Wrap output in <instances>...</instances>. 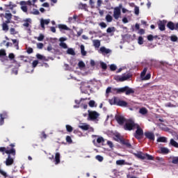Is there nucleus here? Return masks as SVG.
Instances as JSON below:
<instances>
[{
	"instance_id": "obj_15",
	"label": "nucleus",
	"mask_w": 178,
	"mask_h": 178,
	"mask_svg": "<svg viewBox=\"0 0 178 178\" xmlns=\"http://www.w3.org/2000/svg\"><path fill=\"white\" fill-rule=\"evenodd\" d=\"M55 165H59L60 163V153L56 152L55 154Z\"/></svg>"
},
{
	"instance_id": "obj_60",
	"label": "nucleus",
	"mask_w": 178,
	"mask_h": 178,
	"mask_svg": "<svg viewBox=\"0 0 178 178\" xmlns=\"http://www.w3.org/2000/svg\"><path fill=\"white\" fill-rule=\"evenodd\" d=\"M147 40L148 41H154V35H147Z\"/></svg>"
},
{
	"instance_id": "obj_57",
	"label": "nucleus",
	"mask_w": 178,
	"mask_h": 178,
	"mask_svg": "<svg viewBox=\"0 0 178 178\" xmlns=\"http://www.w3.org/2000/svg\"><path fill=\"white\" fill-rule=\"evenodd\" d=\"M95 105V102L94 100H90L89 102V106H90V108H94Z\"/></svg>"
},
{
	"instance_id": "obj_35",
	"label": "nucleus",
	"mask_w": 178,
	"mask_h": 178,
	"mask_svg": "<svg viewBox=\"0 0 178 178\" xmlns=\"http://www.w3.org/2000/svg\"><path fill=\"white\" fill-rule=\"evenodd\" d=\"M25 23L23 24L24 27H29L30 26V23L31 22V19L29 18L25 20Z\"/></svg>"
},
{
	"instance_id": "obj_41",
	"label": "nucleus",
	"mask_w": 178,
	"mask_h": 178,
	"mask_svg": "<svg viewBox=\"0 0 178 178\" xmlns=\"http://www.w3.org/2000/svg\"><path fill=\"white\" fill-rule=\"evenodd\" d=\"M138 42L139 45H143V44H144V38H143V36H139Z\"/></svg>"
},
{
	"instance_id": "obj_61",
	"label": "nucleus",
	"mask_w": 178,
	"mask_h": 178,
	"mask_svg": "<svg viewBox=\"0 0 178 178\" xmlns=\"http://www.w3.org/2000/svg\"><path fill=\"white\" fill-rule=\"evenodd\" d=\"M37 47H38V48L39 49H42V48H44V44H42V43H38V44H37Z\"/></svg>"
},
{
	"instance_id": "obj_16",
	"label": "nucleus",
	"mask_w": 178,
	"mask_h": 178,
	"mask_svg": "<svg viewBox=\"0 0 178 178\" xmlns=\"http://www.w3.org/2000/svg\"><path fill=\"white\" fill-rule=\"evenodd\" d=\"M115 141H117L118 143H120L122 144V141H123V137L120 136V134H117L114 136Z\"/></svg>"
},
{
	"instance_id": "obj_32",
	"label": "nucleus",
	"mask_w": 178,
	"mask_h": 178,
	"mask_svg": "<svg viewBox=\"0 0 178 178\" xmlns=\"http://www.w3.org/2000/svg\"><path fill=\"white\" fill-rule=\"evenodd\" d=\"M145 159H147V161H154V157L152 155H149L148 154H145Z\"/></svg>"
},
{
	"instance_id": "obj_50",
	"label": "nucleus",
	"mask_w": 178,
	"mask_h": 178,
	"mask_svg": "<svg viewBox=\"0 0 178 178\" xmlns=\"http://www.w3.org/2000/svg\"><path fill=\"white\" fill-rule=\"evenodd\" d=\"M40 26H41L42 29H45V19H42L40 20Z\"/></svg>"
},
{
	"instance_id": "obj_44",
	"label": "nucleus",
	"mask_w": 178,
	"mask_h": 178,
	"mask_svg": "<svg viewBox=\"0 0 178 178\" xmlns=\"http://www.w3.org/2000/svg\"><path fill=\"white\" fill-rule=\"evenodd\" d=\"M116 165H126V161L124 160H118Z\"/></svg>"
},
{
	"instance_id": "obj_33",
	"label": "nucleus",
	"mask_w": 178,
	"mask_h": 178,
	"mask_svg": "<svg viewBox=\"0 0 178 178\" xmlns=\"http://www.w3.org/2000/svg\"><path fill=\"white\" fill-rule=\"evenodd\" d=\"M106 20L108 23H111V22L113 20V17H112L111 15L108 14L106 16Z\"/></svg>"
},
{
	"instance_id": "obj_47",
	"label": "nucleus",
	"mask_w": 178,
	"mask_h": 178,
	"mask_svg": "<svg viewBox=\"0 0 178 178\" xmlns=\"http://www.w3.org/2000/svg\"><path fill=\"white\" fill-rule=\"evenodd\" d=\"M65 140L68 144H72V143H73V140H72V137L70 136H67Z\"/></svg>"
},
{
	"instance_id": "obj_63",
	"label": "nucleus",
	"mask_w": 178,
	"mask_h": 178,
	"mask_svg": "<svg viewBox=\"0 0 178 178\" xmlns=\"http://www.w3.org/2000/svg\"><path fill=\"white\" fill-rule=\"evenodd\" d=\"M151 79V74H147V75L145 76L144 80H149Z\"/></svg>"
},
{
	"instance_id": "obj_38",
	"label": "nucleus",
	"mask_w": 178,
	"mask_h": 178,
	"mask_svg": "<svg viewBox=\"0 0 178 178\" xmlns=\"http://www.w3.org/2000/svg\"><path fill=\"white\" fill-rule=\"evenodd\" d=\"M100 66L103 70H106V69H108V65H106V63L104 62L100 63Z\"/></svg>"
},
{
	"instance_id": "obj_9",
	"label": "nucleus",
	"mask_w": 178,
	"mask_h": 178,
	"mask_svg": "<svg viewBox=\"0 0 178 178\" xmlns=\"http://www.w3.org/2000/svg\"><path fill=\"white\" fill-rule=\"evenodd\" d=\"M166 23H168V21L165 19L160 20L157 22L159 30H160V31H165V30H166Z\"/></svg>"
},
{
	"instance_id": "obj_24",
	"label": "nucleus",
	"mask_w": 178,
	"mask_h": 178,
	"mask_svg": "<svg viewBox=\"0 0 178 178\" xmlns=\"http://www.w3.org/2000/svg\"><path fill=\"white\" fill-rule=\"evenodd\" d=\"M79 129H81L82 130L87 131L88 129H90V125L87 124H83L82 125H79Z\"/></svg>"
},
{
	"instance_id": "obj_46",
	"label": "nucleus",
	"mask_w": 178,
	"mask_h": 178,
	"mask_svg": "<svg viewBox=\"0 0 178 178\" xmlns=\"http://www.w3.org/2000/svg\"><path fill=\"white\" fill-rule=\"evenodd\" d=\"M148 70V68L145 67L143 70V72L140 73V76L141 77H144V76H145V74H147V71Z\"/></svg>"
},
{
	"instance_id": "obj_64",
	"label": "nucleus",
	"mask_w": 178,
	"mask_h": 178,
	"mask_svg": "<svg viewBox=\"0 0 178 178\" xmlns=\"http://www.w3.org/2000/svg\"><path fill=\"white\" fill-rule=\"evenodd\" d=\"M140 13V9L138 8V7H136L135 8V15H139Z\"/></svg>"
},
{
	"instance_id": "obj_28",
	"label": "nucleus",
	"mask_w": 178,
	"mask_h": 178,
	"mask_svg": "<svg viewBox=\"0 0 178 178\" xmlns=\"http://www.w3.org/2000/svg\"><path fill=\"white\" fill-rule=\"evenodd\" d=\"M67 54H68V55H72V56L76 55V52H74V50L72 48H69L67 50Z\"/></svg>"
},
{
	"instance_id": "obj_59",
	"label": "nucleus",
	"mask_w": 178,
	"mask_h": 178,
	"mask_svg": "<svg viewBox=\"0 0 178 178\" xmlns=\"http://www.w3.org/2000/svg\"><path fill=\"white\" fill-rule=\"evenodd\" d=\"M107 145H108L110 148H113V143H112V141L111 140L107 141Z\"/></svg>"
},
{
	"instance_id": "obj_55",
	"label": "nucleus",
	"mask_w": 178,
	"mask_h": 178,
	"mask_svg": "<svg viewBox=\"0 0 178 178\" xmlns=\"http://www.w3.org/2000/svg\"><path fill=\"white\" fill-rule=\"evenodd\" d=\"M21 9L23 12H24L25 13H27L28 8L27 6L26 5H23L21 6Z\"/></svg>"
},
{
	"instance_id": "obj_26",
	"label": "nucleus",
	"mask_w": 178,
	"mask_h": 178,
	"mask_svg": "<svg viewBox=\"0 0 178 178\" xmlns=\"http://www.w3.org/2000/svg\"><path fill=\"white\" fill-rule=\"evenodd\" d=\"M58 29H60V30H70L69 27L65 24H58Z\"/></svg>"
},
{
	"instance_id": "obj_37",
	"label": "nucleus",
	"mask_w": 178,
	"mask_h": 178,
	"mask_svg": "<svg viewBox=\"0 0 178 178\" xmlns=\"http://www.w3.org/2000/svg\"><path fill=\"white\" fill-rule=\"evenodd\" d=\"M78 66L80 69H83V68L86 67V63H84V62L81 60L79 62Z\"/></svg>"
},
{
	"instance_id": "obj_49",
	"label": "nucleus",
	"mask_w": 178,
	"mask_h": 178,
	"mask_svg": "<svg viewBox=\"0 0 178 178\" xmlns=\"http://www.w3.org/2000/svg\"><path fill=\"white\" fill-rule=\"evenodd\" d=\"M170 40H171V41H172V42H176V41H177V40H178V38H177V36L173 35L170 37Z\"/></svg>"
},
{
	"instance_id": "obj_29",
	"label": "nucleus",
	"mask_w": 178,
	"mask_h": 178,
	"mask_svg": "<svg viewBox=\"0 0 178 178\" xmlns=\"http://www.w3.org/2000/svg\"><path fill=\"white\" fill-rule=\"evenodd\" d=\"M19 58H20V60H22V62H25L26 63L29 62V57L27 56H20Z\"/></svg>"
},
{
	"instance_id": "obj_1",
	"label": "nucleus",
	"mask_w": 178,
	"mask_h": 178,
	"mask_svg": "<svg viewBox=\"0 0 178 178\" xmlns=\"http://www.w3.org/2000/svg\"><path fill=\"white\" fill-rule=\"evenodd\" d=\"M9 147H0V152H2L3 155H5V154H7L8 155V157L5 161L6 166H10L13 165V162H15V160H13V158H11L10 155H13V156H16V149H15V143H11Z\"/></svg>"
},
{
	"instance_id": "obj_51",
	"label": "nucleus",
	"mask_w": 178,
	"mask_h": 178,
	"mask_svg": "<svg viewBox=\"0 0 178 178\" xmlns=\"http://www.w3.org/2000/svg\"><path fill=\"white\" fill-rule=\"evenodd\" d=\"M96 159L99 161V162H102L104 161V157L101 155L96 156Z\"/></svg>"
},
{
	"instance_id": "obj_8",
	"label": "nucleus",
	"mask_w": 178,
	"mask_h": 178,
	"mask_svg": "<svg viewBox=\"0 0 178 178\" xmlns=\"http://www.w3.org/2000/svg\"><path fill=\"white\" fill-rule=\"evenodd\" d=\"M144 136L145 138H147V140H149V141H155V134H154V132L149 131H145L144 133Z\"/></svg>"
},
{
	"instance_id": "obj_17",
	"label": "nucleus",
	"mask_w": 178,
	"mask_h": 178,
	"mask_svg": "<svg viewBox=\"0 0 178 178\" xmlns=\"http://www.w3.org/2000/svg\"><path fill=\"white\" fill-rule=\"evenodd\" d=\"M100 51L102 52V54H111V51L109 49H106L105 47H102L100 48Z\"/></svg>"
},
{
	"instance_id": "obj_20",
	"label": "nucleus",
	"mask_w": 178,
	"mask_h": 178,
	"mask_svg": "<svg viewBox=\"0 0 178 178\" xmlns=\"http://www.w3.org/2000/svg\"><path fill=\"white\" fill-rule=\"evenodd\" d=\"M121 144H122V145H126L127 148H131V144L129 143V140H125L124 139H122Z\"/></svg>"
},
{
	"instance_id": "obj_45",
	"label": "nucleus",
	"mask_w": 178,
	"mask_h": 178,
	"mask_svg": "<svg viewBox=\"0 0 178 178\" xmlns=\"http://www.w3.org/2000/svg\"><path fill=\"white\" fill-rule=\"evenodd\" d=\"M35 40H38V41H42L44 38V35L40 34L39 37H35Z\"/></svg>"
},
{
	"instance_id": "obj_40",
	"label": "nucleus",
	"mask_w": 178,
	"mask_h": 178,
	"mask_svg": "<svg viewBox=\"0 0 178 178\" xmlns=\"http://www.w3.org/2000/svg\"><path fill=\"white\" fill-rule=\"evenodd\" d=\"M12 13H6L4 17L6 19L12 20Z\"/></svg>"
},
{
	"instance_id": "obj_42",
	"label": "nucleus",
	"mask_w": 178,
	"mask_h": 178,
	"mask_svg": "<svg viewBox=\"0 0 178 178\" xmlns=\"http://www.w3.org/2000/svg\"><path fill=\"white\" fill-rule=\"evenodd\" d=\"M172 163H173L174 165H178V156L172 158Z\"/></svg>"
},
{
	"instance_id": "obj_27",
	"label": "nucleus",
	"mask_w": 178,
	"mask_h": 178,
	"mask_svg": "<svg viewBox=\"0 0 178 178\" xmlns=\"http://www.w3.org/2000/svg\"><path fill=\"white\" fill-rule=\"evenodd\" d=\"M81 53L83 56H86V55H87V51H86L84 45L83 44L81 45Z\"/></svg>"
},
{
	"instance_id": "obj_36",
	"label": "nucleus",
	"mask_w": 178,
	"mask_h": 178,
	"mask_svg": "<svg viewBox=\"0 0 178 178\" xmlns=\"http://www.w3.org/2000/svg\"><path fill=\"white\" fill-rule=\"evenodd\" d=\"M36 58L39 60H45V57L40 54H36Z\"/></svg>"
},
{
	"instance_id": "obj_56",
	"label": "nucleus",
	"mask_w": 178,
	"mask_h": 178,
	"mask_svg": "<svg viewBox=\"0 0 178 178\" xmlns=\"http://www.w3.org/2000/svg\"><path fill=\"white\" fill-rule=\"evenodd\" d=\"M8 58L10 60H13L15 59V54L13 53H10L8 54Z\"/></svg>"
},
{
	"instance_id": "obj_13",
	"label": "nucleus",
	"mask_w": 178,
	"mask_h": 178,
	"mask_svg": "<svg viewBox=\"0 0 178 178\" xmlns=\"http://www.w3.org/2000/svg\"><path fill=\"white\" fill-rule=\"evenodd\" d=\"M5 119H8V113L6 111L0 113V126H3L5 123Z\"/></svg>"
},
{
	"instance_id": "obj_22",
	"label": "nucleus",
	"mask_w": 178,
	"mask_h": 178,
	"mask_svg": "<svg viewBox=\"0 0 178 178\" xmlns=\"http://www.w3.org/2000/svg\"><path fill=\"white\" fill-rule=\"evenodd\" d=\"M19 5H21V6H23V5H29V6H31V5H33V3H31V1L29 0L28 1H22L19 3Z\"/></svg>"
},
{
	"instance_id": "obj_52",
	"label": "nucleus",
	"mask_w": 178,
	"mask_h": 178,
	"mask_svg": "<svg viewBox=\"0 0 178 178\" xmlns=\"http://www.w3.org/2000/svg\"><path fill=\"white\" fill-rule=\"evenodd\" d=\"M39 63H40L38 60H33L32 63L33 67H37V65H39Z\"/></svg>"
},
{
	"instance_id": "obj_62",
	"label": "nucleus",
	"mask_w": 178,
	"mask_h": 178,
	"mask_svg": "<svg viewBox=\"0 0 178 178\" xmlns=\"http://www.w3.org/2000/svg\"><path fill=\"white\" fill-rule=\"evenodd\" d=\"M26 52H27V54H33V48L29 47L26 50Z\"/></svg>"
},
{
	"instance_id": "obj_48",
	"label": "nucleus",
	"mask_w": 178,
	"mask_h": 178,
	"mask_svg": "<svg viewBox=\"0 0 178 178\" xmlns=\"http://www.w3.org/2000/svg\"><path fill=\"white\" fill-rule=\"evenodd\" d=\"M116 69H118V67H116V65L115 64H111L110 65V70H111V72H115V70H116Z\"/></svg>"
},
{
	"instance_id": "obj_5",
	"label": "nucleus",
	"mask_w": 178,
	"mask_h": 178,
	"mask_svg": "<svg viewBox=\"0 0 178 178\" xmlns=\"http://www.w3.org/2000/svg\"><path fill=\"white\" fill-rule=\"evenodd\" d=\"M135 129H136V131L134 134V137H135L136 140H141L143 137H144V131L143 130V128L138 124V126Z\"/></svg>"
},
{
	"instance_id": "obj_34",
	"label": "nucleus",
	"mask_w": 178,
	"mask_h": 178,
	"mask_svg": "<svg viewBox=\"0 0 178 178\" xmlns=\"http://www.w3.org/2000/svg\"><path fill=\"white\" fill-rule=\"evenodd\" d=\"M2 30L3 31H8L9 30V26H8L7 24H4V22L2 24Z\"/></svg>"
},
{
	"instance_id": "obj_39",
	"label": "nucleus",
	"mask_w": 178,
	"mask_h": 178,
	"mask_svg": "<svg viewBox=\"0 0 178 178\" xmlns=\"http://www.w3.org/2000/svg\"><path fill=\"white\" fill-rule=\"evenodd\" d=\"M66 127V130L67 131H68V133H72V131H73V127L69 124H67L65 126Z\"/></svg>"
},
{
	"instance_id": "obj_54",
	"label": "nucleus",
	"mask_w": 178,
	"mask_h": 178,
	"mask_svg": "<svg viewBox=\"0 0 178 178\" xmlns=\"http://www.w3.org/2000/svg\"><path fill=\"white\" fill-rule=\"evenodd\" d=\"M113 31H115V27H108L106 30V32L108 33H111Z\"/></svg>"
},
{
	"instance_id": "obj_23",
	"label": "nucleus",
	"mask_w": 178,
	"mask_h": 178,
	"mask_svg": "<svg viewBox=\"0 0 178 178\" xmlns=\"http://www.w3.org/2000/svg\"><path fill=\"white\" fill-rule=\"evenodd\" d=\"M170 145L175 147V148H178V143L174 139H170Z\"/></svg>"
},
{
	"instance_id": "obj_21",
	"label": "nucleus",
	"mask_w": 178,
	"mask_h": 178,
	"mask_svg": "<svg viewBox=\"0 0 178 178\" xmlns=\"http://www.w3.org/2000/svg\"><path fill=\"white\" fill-rule=\"evenodd\" d=\"M60 41L61 42H60V47H61V48H63L64 49H66V48H67V44L62 42V41H65V39L63 38H60Z\"/></svg>"
},
{
	"instance_id": "obj_2",
	"label": "nucleus",
	"mask_w": 178,
	"mask_h": 178,
	"mask_svg": "<svg viewBox=\"0 0 178 178\" xmlns=\"http://www.w3.org/2000/svg\"><path fill=\"white\" fill-rule=\"evenodd\" d=\"M117 94H125V95H130V94H134V89L129 87L124 86L122 88H115L113 89Z\"/></svg>"
},
{
	"instance_id": "obj_10",
	"label": "nucleus",
	"mask_w": 178,
	"mask_h": 178,
	"mask_svg": "<svg viewBox=\"0 0 178 178\" xmlns=\"http://www.w3.org/2000/svg\"><path fill=\"white\" fill-rule=\"evenodd\" d=\"M99 116V113H98L97 111H90L88 110V118L90 120H96V119H98Z\"/></svg>"
},
{
	"instance_id": "obj_6",
	"label": "nucleus",
	"mask_w": 178,
	"mask_h": 178,
	"mask_svg": "<svg viewBox=\"0 0 178 178\" xmlns=\"http://www.w3.org/2000/svg\"><path fill=\"white\" fill-rule=\"evenodd\" d=\"M131 77V75L130 74H124L122 76L116 75L114 76V80L118 82H123L126 81V80H129Z\"/></svg>"
},
{
	"instance_id": "obj_19",
	"label": "nucleus",
	"mask_w": 178,
	"mask_h": 178,
	"mask_svg": "<svg viewBox=\"0 0 178 178\" xmlns=\"http://www.w3.org/2000/svg\"><path fill=\"white\" fill-rule=\"evenodd\" d=\"M93 45L95 48H99L101 47V41L99 40H94Z\"/></svg>"
},
{
	"instance_id": "obj_3",
	"label": "nucleus",
	"mask_w": 178,
	"mask_h": 178,
	"mask_svg": "<svg viewBox=\"0 0 178 178\" xmlns=\"http://www.w3.org/2000/svg\"><path fill=\"white\" fill-rule=\"evenodd\" d=\"M111 105H117L118 106H122L124 108H127L129 104L127 102L120 99L119 97H113L112 99L108 100Z\"/></svg>"
},
{
	"instance_id": "obj_7",
	"label": "nucleus",
	"mask_w": 178,
	"mask_h": 178,
	"mask_svg": "<svg viewBox=\"0 0 178 178\" xmlns=\"http://www.w3.org/2000/svg\"><path fill=\"white\" fill-rule=\"evenodd\" d=\"M122 8V4H120L118 7H115L113 11V17L115 20H118L120 15H122V12L120 11Z\"/></svg>"
},
{
	"instance_id": "obj_53",
	"label": "nucleus",
	"mask_w": 178,
	"mask_h": 178,
	"mask_svg": "<svg viewBox=\"0 0 178 178\" xmlns=\"http://www.w3.org/2000/svg\"><path fill=\"white\" fill-rule=\"evenodd\" d=\"M0 56H6V51L5 49L0 50Z\"/></svg>"
},
{
	"instance_id": "obj_11",
	"label": "nucleus",
	"mask_w": 178,
	"mask_h": 178,
	"mask_svg": "<svg viewBox=\"0 0 178 178\" xmlns=\"http://www.w3.org/2000/svg\"><path fill=\"white\" fill-rule=\"evenodd\" d=\"M167 27L170 30H172V31L177 30V31H178V22L175 24V23H173L171 21L168 22V24H167Z\"/></svg>"
},
{
	"instance_id": "obj_58",
	"label": "nucleus",
	"mask_w": 178,
	"mask_h": 178,
	"mask_svg": "<svg viewBox=\"0 0 178 178\" xmlns=\"http://www.w3.org/2000/svg\"><path fill=\"white\" fill-rule=\"evenodd\" d=\"M99 25L100 27H102V29H106V24L104 22H100Z\"/></svg>"
},
{
	"instance_id": "obj_12",
	"label": "nucleus",
	"mask_w": 178,
	"mask_h": 178,
	"mask_svg": "<svg viewBox=\"0 0 178 178\" xmlns=\"http://www.w3.org/2000/svg\"><path fill=\"white\" fill-rule=\"evenodd\" d=\"M115 120L118 122V124H120V126H123V124L126 123V118L122 115H116Z\"/></svg>"
},
{
	"instance_id": "obj_18",
	"label": "nucleus",
	"mask_w": 178,
	"mask_h": 178,
	"mask_svg": "<svg viewBox=\"0 0 178 178\" xmlns=\"http://www.w3.org/2000/svg\"><path fill=\"white\" fill-rule=\"evenodd\" d=\"M139 113H140V115H143V116H145V115L148 113V110L145 107H143L140 108Z\"/></svg>"
},
{
	"instance_id": "obj_43",
	"label": "nucleus",
	"mask_w": 178,
	"mask_h": 178,
	"mask_svg": "<svg viewBox=\"0 0 178 178\" xmlns=\"http://www.w3.org/2000/svg\"><path fill=\"white\" fill-rule=\"evenodd\" d=\"M97 143L98 144H101V143H105V139H104L102 136H100L97 139Z\"/></svg>"
},
{
	"instance_id": "obj_14",
	"label": "nucleus",
	"mask_w": 178,
	"mask_h": 178,
	"mask_svg": "<svg viewBox=\"0 0 178 178\" xmlns=\"http://www.w3.org/2000/svg\"><path fill=\"white\" fill-rule=\"evenodd\" d=\"M133 155H134L136 158H138V159H142V161H144V159H145V154L143 153L142 152H137L136 153H133Z\"/></svg>"
},
{
	"instance_id": "obj_30",
	"label": "nucleus",
	"mask_w": 178,
	"mask_h": 178,
	"mask_svg": "<svg viewBox=\"0 0 178 178\" xmlns=\"http://www.w3.org/2000/svg\"><path fill=\"white\" fill-rule=\"evenodd\" d=\"M158 143H166L168 140L165 137L161 136L157 139Z\"/></svg>"
},
{
	"instance_id": "obj_31",
	"label": "nucleus",
	"mask_w": 178,
	"mask_h": 178,
	"mask_svg": "<svg viewBox=\"0 0 178 178\" xmlns=\"http://www.w3.org/2000/svg\"><path fill=\"white\" fill-rule=\"evenodd\" d=\"M161 154H166L168 152H170V151H169V149H168L166 147H161Z\"/></svg>"
},
{
	"instance_id": "obj_4",
	"label": "nucleus",
	"mask_w": 178,
	"mask_h": 178,
	"mask_svg": "<svg viewBox=\"0 0 178 178\" xmlns=\"http://www.w3.org/2000/svg\"><path fill=\"white\" fill-rule=\"evenodd\" d=\"M138 126V124L134 122V121L133 120H128L123 128L124 130H127V131H131V130H134V129H136V127Z\"/></svg>"
},
{
	"instance_id": "obj_25",
	"label": "nucleus",
	"mask_w": 178,
	"mask_h": 178,
	"mask_svg": "<svg viewBox=\"0 0 178 178\" xmlns=\"http://www.w3.org/2000/svg\"><path fill=\"white\" fill-rule=\"evenodd\" d=\"M12 41L16 49H19V40L17 39H12Z\"/></svg>"
}]
</instances>
